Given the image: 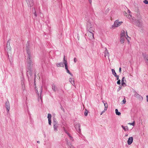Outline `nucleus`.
I'll return each mask as SVG.
<instances>
[{
    "label": "nucleus",
    "mask_w": 148,
    "mask_h": 148,
    "mask_svg": "<svg viewBox=\"0 0 148 148\" xmlns=\"http://www.w3.org/2000/svg\"><path fill=\"white\" fill-rule=\"evenodd\" d=\"M49 123V125H51V119H48Z\"/></svg>",
    "instance_id": "36"
},
{
    "label": "nucleus",
    "mask_w": 148,
    "mask_h": 148,
    "mask_svg": "<svg viewBox=\"0 0 148 148\" xmlns=\"http://www.w3.org/2000/svg\"><path fill=\"white\" fill-rule=\"evenodd\" d=\"M147 61L148 62V58L147 59Z\"/></svg>",
    "instance_id": "51"
},
{
    "label": "nucleus",
    "mask_w": 148,
    "mask_h": 148,
    "mask_svg": "<svg viewBox=\"0 0 148 148\" xmlns=\"http://www.w3.org/2000/svg\"><path fill=\"white\" fill-rule=\"evenodd\" d=\"M125 14H127V13L125 12Z\"/></svg>",
    "instance_id": "52"
},
{
    "label": "nucleus",
    "mask_w": 148,
    "mask_h": 148,
    "mask_svg": "<svg viewBox=\"0 0 148 148\" xmlns=\"http://www.w3.org/2000/svg\"><path fill=\"white\" fill-rule=\"evenodd\" d=\"M47 118L48 119H51V115L50 114H48Z\"/></svg>",
    "instance_id": "24"
},
{
    "label": "nucleus",
    "mask_w": 148,
    "mask_h": 148,
    "mask_svg": "<svg viewBox=\"0 0 148 148\" xmlns=\"http://www.w3.org/2000/svg\"><path fill=\"white\" fill-rule=\"evenodd\" d=\"M106 111V110H103V111L102 112H101V114H100V115H102V114H103V113L104 112H105Z\"/></svg>",
    "instance_id": "43"
},
{
    "label": "nucleus",
    "mask_w": 148,
    "mask_h": 148,
    "mask_svg": "<svg viewBox=\"0 0 148 148\" xmlns=\"http://www.w3.org/2000/svg\"><path fill=\"white\" fill-rule=\"evenodd\" d=\"M86 35L88 36L90 40H93L94 39V34L93 33L87 32L86 34Z\"/></svg>",
    "instance_id": "2"
},
{
    "label": "nucleus",
    "mask_w": 148,
    "mask_h": 148,
    "mask_svg": "<svg viewBox=\"0 0 148 148\" xmlns=\"http://www.w3.org/2000/svg\"><path fill=\"white\" fill-rule=\"evenodd\" d=\"M120 80H119L117 82V84L119 85L120 84Z\"/></svg>",
    "instance_id": "37"
},
{
    "label": "nucleus",
    "mask_w": 148,
    "mask_h": 148,
    "mask_svg": "<svg viewBox=\"0 0 148 148\" xmlns=\"http://www.w3.org/2000/svg\"><path fill=\"white\" fill-rule=\"evenodd\" d=\"M80 125L79 123H77L75 125V127L76 128H78V130L79 131H80Z\"/></svg>",
    "instance_id": "16"
},
{
    "label": "nucleus",
    "mask_w": 148,
    "mask_h": 148,
    "mask_svg": "<svg viewBox=\"0 0 148 148\" xmlns=\"http://www.w3.org/2000/svg\"><path fill=\"white\" fill-rule=\"evenodd\" d=\"M136 19L138 20H140L142 19V17L140 13L139 12H137L136 14Z\"/></svg>",
    "instance_id": "6"
},
{
    "label": "nucleus",
    "mask_w": 148,
    "mask_h": 148,
    "mask_svg": "<svg viewBox=\"0 0 148 148\" xmlns=\"http://www.w3.org/2000/svg\"><path fill=\"white\" fill-rule=\"evenodd\" d=\"M37 143H40V141H37Z\"/></svg>",
    "instance_id": "50"
},
{
    "label": "nucleus",
    "mask_w": 148,
    "mask_h": 148,
    "mask_svg": "<svg viewBox=\"0 0 148 148\" xmlns=\"http://www.w3.org/2000/svg\"><path fill=\"white\" fill-rule=\"evenodd\" d=\"M63 62L64 63V64H67V62L66 60L65 59V56L64 57V60H63Z\"/></svg>",
    "instance_id": "27"
},
{
    "label": "nucleus",
    "mask_w": 148,
    "mask_h": 148,
    "mask_svg": "<svg viewBox=\"0 0 148 148\" xmlns=\"http://www.w3.org/2000/svg\"><path fill=\"white\" fill-rule=\"evenodd\" d=\"M128 124H130V125H131L134 126V122L133 123H128Z\"/></svg>",
    "instance_id": "38"
},
{
    "label": "nucleus",
    "mask_w": 148,
    "mask_h": 148,
    "mask_svg": "<svg viewBox=\"0 0 148 148\" xmlns=\"http://www.w3.org/2000/svg\"><path fill=\"white\" fill-rule=\"evenodd\" d=\"M106 56H108V59H109V53L108 51L106 49L105 51V57H106Z\"/></svg>",
    "instance_id": "10"
},
{
    "label": "nucleus",
    "mask_w": 148,
    "mask_h": 148,
    "mask_svg": "<svg viewBox=\"0 0 148 148\" xmlns=\"http://www.w3.org/2000/svg\"><path fill=\"white\" fill-rule=\"evenodd\" d=\"M128 12L129 13H130V11L129 10H128Z\"/></svg>",
    "instance_id": "49"
},
{
    "label": "nucleus",
    "mask_w": 148,
    "mask_h": 148,
    "mask_svg": "<svg viewBox=\"0 0 148 148\" xmlns=\"http://www.w3.org/2000/svg\"><path fill=\"white\" fill-rule=\"evenodd\" d=\"M27 66L29 67H31L33 65V62L30 59H29L28 58H27Z\"/></svg>",
    "instance_id": "5"
},
{
    "label": "nucleus",
    "mask_w": 148,
    "mask_h": 148,
    "mask_svg": "<svg viewBox=\"0 0 148 148\" xmlns=\"http://www.w3.org/2000/svg\"><path fill=\"white\" fill-rule=\"evenodd\" d=\"M87 29L88 31V32L93 33L94 32V29L92 27H89L88 26L87 27Z\"/></svg>",
    "instance_id": "7"
},
{
    "label": "nucleus",
    "mask_w": 148,
    "mask_h": 148,
    "mask_svg": "<svg viewBox=\"0 0 148 148\" xmlns=\"http://www.w3.org/2000/svg\"><path fill=\"white\" fill-rule=\"evenodd\" d=\"M27 54L28 55V57L29 59H30L31 58V52H30V50L29 49H27Z\"/></svg>",
    "instance_id": "12"
},
{
    "label": "nucleus",
    "mask_w": 148,
    "mask_h": 148,
    "mask_svg": "<svg viewBox=\"0 0 148 148\" xmlns=\"http://www.w3.org/2000/svg\"><path fill=\"white\" fill-rule=\"evenodd\" d=\"M115 113L116 114L118 115L119 116L121 114V113L120 112H118V110L117 109H115Z\"/></svg>",
    "instance_id": "19"
},
{
    "label": "nucleus",
    "mask_w": 148,
    "mask_h": 148,
    "mask_svg": "<svg viewBox=\"0 0 148 148\" xmlns=\"http://www.w3.org/2000/svg\"><path fill=\"white\" fill-rule=\"evenodd\" d=\"M28 6L30 7L32 6L34 4L33 0H25Z\"/></svg>",
    "instance_id": "4"
},
{
    "label": "nucleus",
    "mask_w": 148,
    "mask_h": 148,
    "mask_svg": "<svg viewBox=\"0 0 148 148\" xmlns=\"http://www.w3.org/2000/svg\"><path fill=\"white\" fill-rule=\"evenodd\" d=\"M90 4L92 3V0H88Z\"/></svg>",
    "instance_id": "46"
},
{
    "label": "nucleus",
    "mask_w": 148,
    "mask_h": 148,
    "mask_svg": "<svg viewBox=\"0 0 148 148\" xmlns=\"http://www.w3.org/2000/svg\"><path fill=\"white\" fill-rule=\"evenodd\" d=\"M126 36H127V38L126 37V38L127 39V40L128 41V42H129L130 40V38L128 37L127 35V32H126Z\"/></svg>",
    "instance_id": "25"
},
{
    "label": "nucleus",
    "mask_w": 148,
    "mask_h": 148,
    "mask_svg": "<svg viewBox=\"0 0 148 148\" xmlns=\"http://www.w3.org/2000/svg\"><path fill=\"white\" fill-rule=\"evenodd\" d=\"M34 15H35V16L36 17L37 16V14H36V12H35L34 13Z\"/></svg>",
    "instance_id": "48"
},
{
    "label": "nucleus",
    "mask_w": 148,
    "mask_h": 148,
    "mask_svg": "<svg viewBox=\"0 0 148 148\" xmlns=\"http://www.w3.org/2000/svg\"><path fill=\"white\" fill-rule=\"evenodd\" d=\"M36 90L37 91V93L38 94V95L39 96L40 95V96H41L42 92L41 88H40L39 89V92H38V90Z\"/></svg>",
    "instance_id": "21"
},
{
    "label": "nucleus",
    "mask_w": 148,
    "mask_h": 148,
    "mask_svg": "<svg viewBox=\"0 0 148 148\" xmlns=\"http://www.w3.org/2000/svg\"><path fill=\"white\" fill-rule=\"evenodd\" d=\"M126 16L128 18H130L132 17V16L130 14L127 15Z\"/></svg>",
    "instance_id": "33"
},
{
    "label": "nucleus",
    "mask_w": 148,
    "mask_h": 148,
    "mask_svg": "<svg viewBox=\"0 0 148 148\" xmlns=\"http://www.w3.org/2000/svg\"><path fill=\"white\" fill-rule=\"evenodd\" d=\"M52 88L53 90L55 91V85L54 84H53L52 85Z\"/></svg>",
    "instance_id": "30"
},
{
    "label": "nucleus",
    "mask_w": 148,
    "mask_h": 148,
    "mask_svg": "<svg viewBox=\"0 0 148 148\" xmlns=\"http://www.w3.org/2000/svg\"><path fill=\"white\" fill-rule=\"evenodd\" d=\"M10 45V42H7V47H8V45Z\"/></svg>",
    "instance_id": "45"
},
{
    "label": "nucleus",
    "mask_w": 148,
    "mask_h": 148,
    "mask_svg": "<svg viewBox=\"0 0 148 148\" xmlns=\"http://www.w3.org/2000/svg\"><path fill=\"white\" fill-rule=\"evenodd\" d=\"M112 71L113 74L114 75V76L117 75V74L114 69H112Z\"/></svg>",
    "instance_id": "23"
},
{
    "label": "nucleus",
    "mask_w": 148,
    "mask_h": 148,
    "mask_svg": "<svg viewBox=\"0 0 148 148\" xmlns=\"http://www.w3.org/2000/svg\"><path fill=\"white\" fill-rule=\"evenodd\" d=\"M125 84V82H122V84L123 86Z\"/></svg>",
    "instance_id": "44"
},
{
    "label": "nucleus",
    "mask_w": 148,
    "mask_h": 148,
    "mask_svg": "<svg viewBox=\"0 0 148 148\" xmlns=\"http://www.w3.org/2000/svg\"><path fill=\"white\" fill-rule=\"evenodd\" d=\"M125 77H123L122 78V79L121 80V82H124V81H125V82H126V81L125 80Z\"/></svg>",
    "instance_id": "31"
},
{
    "label": "nucleus",
    "mask_w": 148,
    "mask_h": 148,
    "mask_svg": "<svg viewBox=\"0 0 148 148\" xmlns=\"http://www.w3.org/2000/svg\"><path fill=\"white\" fill-rule=\"evenodd\" d=\"M88 111L87 110H86L85 111L84 113V114L85 116H87L88 115Z\"/></svg>",
    "instance_id": "29"
},
{
    "label": "nucleus",
    "mask_w": 148,
    "mask_h": 148,
    "mask_svg": "<svg viewBox=\"0 0 148 148\" xmlns=\"http://www.w3.org/2000/svg\"><path fill=\"white\" fill-rule=\"evenodd\" d=\"M66 133L69 136L70 140L72 141H73V137L71 136L70 134L69 133L67 132H66Z\"/></svg>",
    "instance_id": "22"
},
{
    "label": "nucleus",
    "mask_w": 148,
    "mask_h": 148,
    "mask_svg": "<svg viewBox=\"0 0 148 148\" xmlns=\"http://www.w3.org/2000/svg\"><path fill=\"white\" fill-rule=\"evenodd\" d=\"M70 148H75L71 144H70Z\"/></svg>",
    "instance_id": "39"
},
{
    "label": "nucleus",
    "mask_w": 148,
    "mask_h": 148,
    "mask_svg": "<svg viewBox=\"0 0 148 148\" xmlns=\"http://www.w3.org/2000/svg\"><path fill=\"white\" fill-rule=\"evenodd\" d=\"M69 82L73 85H74V79L72 78H70L69 79Z\"/></svg>",
    "instance_id": "13"
},
{
    "label": "nucleus",
    "mask_w": 148,
    "mask_h": 148,
    "mask_svg": "<svg viewBox=\"0 0 148 148\" xmlns=\"http://www.w3.org/2000/svg\"><path fill=\"white\" fill-rule=\"evenodd\" d=\"M6 107L7 108V110H8V111H9L10 110V107L9 106V103H8L7 102L6 103Z\"/></svg>",
    "instance_id": "20"
},
{
    "label": "nucleus",
    "mask_w": 148,
    "mask_h": 148,
    "mask_svg": "<svg viewBox=\"0 0 148 148\" xmlns=\"http://www.w3.org/2000/svg\"><path fill=\"white\" fill-rule=\"evenodd\" d=\"M146 97H147V102H148V95Z\"/></svg>",
    "instance_id": "47"
},
{
    "label": "nucleus",
    "mask_w": 148,
    "mask_h": 148,
    "mask_svg": "<svg viewBox=\"0 0 148 148\" xmlns=\"http://www.w3.org/2000/svg\"><path fill=\"white\" fill-rule=\"evenodd\" d=\"M115 76V77H116L117 79L119 80V76L117 75H116V76Z\"/></svg>",
    "instance_id": "41"
},
{
    "label": "nucleus",
    "mask_w": 148,
    "mask_h": 148,
    "mask_svg": "<svg viewBox=\"0 0 148 148\" xmlns=\"http://www.w3.org/2000/svg\"><path fill=\"white\" fill-rule=\"evenodd\" d=\"M126 37H121L120 42L121 43H123L125 41Z\"/></svg>",
    "instance_id": "11"
},
{
    "label": "nucleus",
    "mask_w": 148,
    "mask_h": 148,
    "mask_svg": "<svg viewBox=\"0 0 148 148\" xmlns=\"http://www.w3.org/2000/svg\"><path fill=\"white\" fill-rule=\"evenodd\" d=\"M125 32L124 31H122L121 34V37H126L125 36Z\"/></svg>",
    "instance_id": "14"
},
{
    "label": "nucleus",
    "mask_w": 148,
    "mask_h": 148,
    "mask_svg": "<svg viewBox=\"0 0 148 148\" xmlns=\"http://www.w3.org/2000/svg\"><path fill=\"white\" fill-rule=\"evenodd\" d=\"M119 72L120 73H121V67H120L119 68Z\"/></svg>",
    "instance_id": "42"
},
{
    "label": "nucleus",
    "mask_w": 148,
    "mask_h": 148,
    "mask_svg": "<svg viewBox=\"0 0 148 148\" xmlns=\"http://www.w3.org/2000/svg\"><path fill=\"white\" fill-rule=\"evenodd\" d=\"M122 102L123 103V104H125V103L126 101L125 98H124V99L123 100Z\"/></svg>",
    "instance_id": "35"
},
{
    "label": "nucleus",
    "mask_w": 148,
    "mask_h": 148,
    "mask_svg": "<svg viewBox=\"0 0 148 148\" xmlns=\"http://www.w3.org/2000/svg\"><path fill=\"white\" fill-rule=\"evenodd\" d=\"M105 106L104 110H106L108 108V105L107 103H105L103 101Z\"/></svg>",
    "instance_id": "17"
},
{
    "label": "nucleus",
    "mask_w": 148,
    "mask_h": 148,
    "mask_svg": "<svg viewBox=\"0 0 148 148\" xmlns=\"http://www.w3.org/2000/svg\"><path fill=\"white\" fill-rule=\"evenodd\" d=\"M65 67L66 69H68V66H67V64H64Z\"/></svg>",
    "instance_id": "34"
},
{
    "label": "nucleus",
    "mask_w": 148,
    "mask_h": 148,
    "mask_svg": "<svg viewBox=\"0 0 148 148\" xmlns=\"http://www.w3.org/2000/svg\"><path fill=\"white\" fill-rule=\"evenodd\" d=\"M57 66L58 67H63L64 65L63 64V63H62L61 62H60V63H59L57 65Z\"/></svg>",
    "instance_id": "15"
},
{
    "label": "nucleus",
    "mask_w": 148,
    "mask_h": 148,
    "mask_svg": "<svg viewBox=\"0 0 148 148\" xmlns=\"http://www.w3.org/2000/svg\"><path fill=\"white\" fill-rule=\"evenodd\" d=\"M58 126V124L57 122L55 121L53 122V128L54 130L56 131L57 130V127Z\"/></svg>",
    "instance_id": "8"
},
{
    "label": "nucleus",
    "mask_w": 148,
    "mask_h": 148,
    "mask_svg": "<svg viewBox=\"0 0 148 148\" xmlns=\"http://www.w3.org/2000/svg\"><path fill=\"white\" fill-rule=\"evenodd\" d=\"M121 127L125 131L128 130V128L127 126L124 127L123 125H122Z\"/></svg>",
    "instance_id": "18"
},
{
    "label": "nucleus",
    "mask_w": 148,
    "mask_h": 148,
    "mask_svg": "<svg viewBox=\"0 0 148 148\" xmlns=\"http://www.w3.org/2000/svg\"><path fill=\"white\" fill-rule=\"evenodd\" d=\"M135 23L138 26L140 27L142 25V21L140 20L135 19Z\"/></svg>",
    "instance_id": "3"
},
{
    "label": "nucleus",
    "mask_w": 148,
    "mask_h": 148,
    "mask_svg": "<svg viewBox=\"0 0 148 148\" xmlns=\"http://www.w3.org/2000/svg\"><path fill=\"white\" fill-rule=\"evenodd\" d=\"M135 97H141V98H142V97H141V96H140V95H139L137 93H136V94L135 95Z\"/></svg>",
    "instance_id": "26"
},
{
    "label": "nucleus",
    "mask_w": 148,
    "mask_h": 148,
    "mask_svg": "<svg viewBox=\"0 0 148 148\" xmlns=\"http://www.w3.org/2000/svg\"><path fill=\"white\" fill-rule=\"evenodd\" d=\"M123 23L122 21H119L118 20H116L114 21L113 25L112 26V27L113 28L118 27L121 25Z\"/></svg>",
    "instance_id": "1"
},
{
    "label": "nucleus",
    "mask_w": 148,
    "mask_h": 148,
    "mask_svg": "<svg viewBox=\"0 0 148 148\" xmlns=\"http://www.w3.org/2000/svg\"><path fill=\"white\" fill-rule=\"evenodd\" d=\"M67 71V72L70 75H71L72 76H73V75L69 71V70L68 69L66 70Z\"/></svg>",
    "instance_id": "28"
},
{
    "label": "nucleus",
    "mask_w": 148,
    "mask_h": 148,
    "mask_svg": "<svg viewBox=\"0 0 148 148\" xmlns=\"http://www.w3.org/2000/svg\"><path fill=\"white\" fill-rule=\"evenodd\" d=\"M143 2L146 4H148V1L147 0H145Z\"/></svg>",
    "instance_id": "32"
},
{
    "label": "nucleus",
    "mask_w": 148,
    "mask_h": 148,
    "mask_svg": "<svg viewBox=\"0 0 148 148\" xmlns=\"http://www.w3.org/2000/svg\"><path fill=\"white\" fill-rule=\"evenodd\" d=\"M133 138L132 137H130L127 141V143L128 145L131 144L132 143Z\"/></svg>",
    "instance_id": "9"
},
{
    "label": "nucleus",
    "mask_w": 148,
    "mask_h": 148,
    "mask_svg": "<svg viewBox=\"0 0 148 148\" xmlns=\"http://www.w3.org/2000/svg\"><path fill=\"white\" fill-rule=\"evenodd\" d=\"M74 62L75 63L77 61V60L76 59V58H74Z\"/></svg>",
    "instance_id": "40"
}]
</instances>
